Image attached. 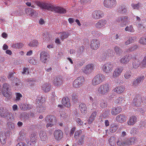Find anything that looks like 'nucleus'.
I'll return each mask as SVG.
<instances>
[{
    "label": "nucleus",
    "instance_id": "a19ab883",
    "mask_svg": "<svg viewBox=\"0 0 146 146\" xmlns=\"http://www.w3.org/2000/svg\"><path fill=\"white\" fill-rule=\"evenodd\" d=\"M68 115L64 111L61 112L60 113V117L61 119H64L67 117Z\"/></svg>",
    "mask_w": 146,
    "mask_h": 146
},
{
    "label": "nucleus",
    "instance_id": "0e129e2a",
    "mask_svg": "<svg viewBox=\"0 0 146 146\" xmlns=\"http://www.w3.org/2000/svg\"><path fill=\"white\" fill-rule=\"evenodd\" d=\"M30 15L31 16H36V12H35L34 10H32L31 11Z\"/></svg>",
    "mask_w": 146,
    "mask_h": 146
},
{
    "label": "nucleus",
    "instance_id": "9b49d317",
    "mask_svg": "<svg viewBox=\"0 0 146 146\" xmlns=\"http://www.w3.org/2000/svg\"><path fill=\"white\" fill-rule=\"evenodd\" d=\"M100 46V42L99 40L94 39L91 42L90 46L91 48L94 50H96Z\"/></svg>",
    "mask_w": 146,
    "mask_h": 146
},
{
    "label": "nucleus",
    "instance_id": "c9c22d12",
    "mask_svg": "<svg viewBox=\"0 0 146 146\" xmlns=\"http://www.w3.org/2000/svg\"><path fill=\"white\" fill-rule=\"evenodd\" d=\"M38 42L37 40H34L31 41L29 45L30 46H36L38 45Z\"/></svg>",
    "mask_w": 146,
    "mask_h": 146
},
{
    "label": "nucleus",
    "instance_id": "6e6d98bb",
    "mask_svg": "<svg viewBox=\"0 0 146 146\" xmlns=\"http://www.w3.org/2000/svg\"><path fill=\"white\" fill-rule=\"evenodd\" d=\"M58 77L56 78L53 80V83L54 85L55 86H58Z\"/></svg>",
    "mask_w": 146,
    "mask_h": 146
},
{
    "label": "nucleus",
    "instance_id": "72a5a7b5",
    "mask_svg": "<svg viewBox=\"0 0 146 146\" xmlns=\"http://www.w3.org/2000/svg\"><path fill=\"white\" fill-rule=\"evenodd\" d=\"M32 108V106L30 104H23L21 106V108L23 110H25L27 109H29Z\"/></svg>",
    "mask_w": 146,
    "mask_h": 146
},
{
    "label": "nucleus",
    "instance_id": "473e14b6",
    "mask_svg": "<svg viewBox=\"0 0 146 146\" xmlns=\"http://www.w3.org/2000/svg\"><path fill=\"white\" fill-rule=\"evenodd\" d=\"M69 35L70 34L69 33L63 32L61 33L60 38L61 40H63L64 39L67 38Z\"/></svg>",
    "mask_w": 146,
    "mask_h": 146
},
{
    "label": "nucleus",
    "instance_id": "1a4fd4ad",
    "mask_svg": "<svg viewBox=\"0 0 146 146\" xmlns=\"http://www.w3.org/2000/svg\"><path fill=\"white\" fill-rule=\"evenodd\" d=\"M123 70V68L121 67H118L115 68L113 73V77L114 78L118 77L121 75Z\"/></svg>",
    "mask_w": 146,
    "mask_h": 146
},
{
    "label": "nucleus",
    "instance_id": "423d86ee",
    "mask_svg": "<svg viewBox=\"0 0 146 146\" xmlns=\"http://www.w3.org/2000/svg\"><path fill=\"white\" fill-rule=\"evenodd\" d=\"M84 81V78L82 76L78 77L73 83V86L75 88H80L82 85Z\"/></svg>",
    "mask_w": 146,
    "mask_h": 146
},
{
    "label": "nucleus",
    "instance_id": "f257e3e1",
    "mask_svg": "<svg viewBox=\"0 0 146 146\" xmlns=\"http://www.w3.org/2000/svg\"><path fill=\"white\" fill-rule=\"evenodd\" d=\"M37 5L42 8L48 10L60 13H66L65 9L62 7H55L52 5L40 2H37Z\"/></svg>",
    "mask_w": 146,
    "mask_h": 146
},
{
    "label": "nucleus",
    "instance_id": "4468645a",
    "mask_svg": "<svg viewBox=\"0 0 146 146\" xmlns=\"http://www.w3.org/2000/svg\"><path fill=\"white\" fill-rule=\"evenodd\" d=\"M54 136L55 139L57 140L61 139L63 137L62 131L60 130H55L54 133Z\"/></svg>",
    "mask_w": 146,
    "mask_h": 146
},
{
    "label": "nucleus",
    "instance_id": "7ed1b4c3",
    "mask_svg": "<svg viewBox=\"0 0 146 146\" xmlns=\"http://www.w3.org/2000/svg\"><path fill=\"white\" fill-rule=\"evenodd\" d=\"M105 78L104 76L102 74H97L93 79L92 84L93 86H96L103 82Z\"/></svg>",
    "mask_w": 146,
    "mask_h": 146
},
{
    "label": "nucleus",
    "instance_id": "dca6fc26",
    "mask_svg": "<svg viewBox=\"0 0 146 146\" xmlns=\"http://www.w3.org/2000/svg\"><path fill=\"white\" fill-rule=\"evenodd\" d=\"M137 117L133 115L129 118L127 123L129 125H133L136 122L137 120Z\"/></svg>",
    "mask_w": 146,
    "mask_h": 146
},
{
    "label": "nucleus",
    "instance_id": "bf43d9fd",
    "mask_svg": "<svg viewBox=\"0 0 146 146\" xmlns=\"http://www.w3.org/2000/svg\"><path fill=\"white\" fill-rule=\"evenodd\" d=\"M137 27L140 29H143L145 28V27L141 23H139L137 25Z\"/></svg>",
    "mask_w": 146,
    "mask_h": 146
},
{
    "label": "nucleus",
    "instance_id": "e2e57ef3",
    "mask_svg": "<svg viewBox=\"0 0 146 146\" xmlns=\"http://www.w3.org/2000/svg\"><path fill=\"white\" fill-rule=\"evenodd\" d=\"M115 53L113 51L110 50L108 53V55L110 56H114Z\"/></svg>",
    "mask_w": 146,
    "mask_h": 146
},
{
    "label": "nucleus",
    "instance_id": "37998d69",
    "mask_svg": "<svg viewBox=\"0 0 146 146\" xmlns=\"http://www.w3.org/2000/svg\"><path fill=\"white\" fill-rule=\"evenodd\" d=\"M16 100L17 101H19L23 97L22 95L19 93H16Z\"/></svg>",
    "mask_w": 146,
    "mask_h": 146
},
{
    "label": "nucleus",
    "instance_id": "338daca9",
    "mask_svg": "<svg viewBox=\"0 0 146 146\" xmlns=\"http://www.w3.org/2000/svg\"><path fill=\"white\" fill-rule=\"evenodd\" d=\"M17 146H26V144L25 143L21 142L17 143Z\"/></svg>",
    "mask_w": 146,
    "mask_h": 146
},
{
    "label": "nucleus",
    "instance_id": "cd10ccee",
    "mask_svg": "<svg viewBox=\"0 0 146 146\" xmlns=\"http://www.w3.org/2000/svg\"><path fill=\"white\" fill-rule=\"evenodd\" d=\"M114 50L117 55L120 56L123 52L122 49L117 46H115L114 48Z\"/></svg>",
    "mask_w": 146,
    "mask_h": 146
},
{
    "label": "nucleus",
    "instance_id": "9d476101",
    "mask_svg": "<svg viewBox=\"0 0 146 146\" xmlns=\"http://www.w3.org/2000/svg\"><path fill=\"white\" fill-rule=\"evenodd\" d=\"M103 13L99 11H95L92 13V17L95 19H98L103 17Z\"/></svg>",
    "mask_w": 146,
    "mask_h": 146
},
{
    "label": "nucleus",
    "instance_id": "e433bc0d",
    "mask_svg": "<svg viewBox=\"0 0 146 146\" xmlns=\"http://www.w3.org/2000/svg\"><path fill=\"white\" fill-rule=\"evenodd\" d=\"M132 75L131 72L128 70L125 72L124 74V78L126 79H129L130 78Z\"/></svg>",
    "mask_w": 146,
    "mask_h": 146
},
{
    "label": "nucleus",
    "instance_id": "a878e982",
    "mask_svg": "<svg viewBox=\"0 0 146 146\" xmlns=\"http://www.w3.org/2000/svg\"><path fill=\"white\" fill-rule=\"evenodd\" d=\"M125 90V88L123 86H119L115 88L113 90L114 92L118 94H121Z\"/></svg>",
    "mask_w": 146,
    "mask_h": 146
},
{
    "label": "nucleus",
    "instance_id": "bb28decb",
    "mask_svg": "<svg viewBox=\"0 0 146 146\" xmlns=\"http://www.w3.org/2000/svg\"><path fill=\"white\" fill-rule=\"evenodd\" d=\"M125 17H123V18L120 17L118 18L116 21L117 22H120L121 24V25L122 27H123L126 24V19Z\"/></svg>",
    "mask_w": 146,
    "mask_h": 146
},
{
    "label": "nucleus",
    "instance_id": "c03bdc74",
    "mask_svg": "<svg viewBox=\"0 0 146 146\" xmlns=\"http://www.w3.org/2000/svg\"><path fill=\"white\" fill-rule=\"evenodd\" d=\"M139 42L142 44H146V37H141L139 40Z\"/></svg>",
    "mask_w": 146,
    "mask_h": 146
},
{
    "label": "nucleus",
    "instance_id": "2eb2a0df",
    "mask_svg": "<svg viewBox=\"0 0 146 146\" xmlns=\"http://www.w3.org/2000/svg\"><path fill=\"white\" fill-rule=\"evenodd\" d=\"M145 78V76L142 75L138 78L133 82V85L134 86L140 85Z\"/></svg>",
    "mask_w": 146,
    "mask_h": 146
},
{
    "label": "nucleus",
    "instance_id": "ddd939ff",
    "mask_svg": "<svg viewBox=\"0 0 146 146\" xmlns=\"http://www.w3.org/2000/svg\"><path fill=\"white\" fill-rule=\"evenodd\" d=\"M49 57L48 54L45 52L42 51L40 53V59L42 62L44 63L46 62V61Z\"/></svg>",
    "mask_w": 146,
    "mask_h": 146
},
{
    "label": "nucleus",
    "instance_id": "c85d7f7f",
    "mask_svg": "<svg viewBox=\"0 0 146 146\" xmlns=\"http://www.w3.org/2000/svg\"><path fill=\"white\" fill-rule=\"evenodd\" d=\"M96 115V112L94 111L92 113L88 120V122L89 124H91L94 120Z\"/></svg>",
    "mask_w": 146,
    "mask_h": 146
},
{
    "label": "nucleus",
    "instance_id": "f03ea898",
    "mask_svg": "<svg viewBox=\"0 0 146 146\" xmlns=\"http://www.w3.org/2000/svg\"><path fill=\"white\" fill-rule=\"evenodd\" d=\"M110 90V86L108 83L100 85L98 88L97 92L101 95L107 94Z\"/></svg>",
    "mask_w": 146,
    "mask_h": 146
},
{
    "label": "nucleus",
    "instance_id": "13d9d810",
    "mask_svg": "<svg viewBox=\"0 0 146 146\" xmlns=\"http://www.w3.org/2000/svg\"><path fill=\"white\" fill-rule=\"evenodd\" d=\"M143 66L145 67L146 66V56L144 58L141 62Z\"/></svg>",
    "mask_w": 146,
    "mask_h": 146
},
{
    "label": "nucleus",
    "instance_id": "79ce46f5",
    "mask_svg": "<svg viewBox=\"0 0 146 146\" xmlns=\"http://www.w3.org/2000/svg\"><path fill=\"white\" fill-rule=\"evenodd\" d=\"M133 104L137 107L140 106L141 105V102L140 101L138 100L134 99L133 101Z\"/></svg>",
    "mask_w": 146,
    "mask_h": 146
},
{
    "label": "nucleus",
    "instance_id": "de8ad7c7",
    "mask_svg": "<svg viewBox=\"0 0 146 146\" xmlns=\"http://www.w3.org/2000/svg\"><path fill=\"white\" fill-rule=\"evenodd\" d=\"M141 5L140 4L138 3L137 4H131V6L134 9H139Z\"/></svg>",
    "mask_w": 146,
    "mask_h": 146
},
{
    "label": "nucleus",
    "instance_id": "ea45409f",
    "mask_svg": "<svg viewBox=\"0 0 146 146\" xmlns=\"http://www.w3.org/2000/svg\"><path fill=\"white\" fill-rule=\"evenodd\" d=\"M138 48V46L137 45H135L132 46L130 48H129L127 50V52H130L136 49H137Z\"/></svg>",
    "mask_w": 146,
    "mask_h": 146
},
{
    "label": "nucleus",
    "instance_id": "4d7b16f0",
    "mask_svg": "<svg viewBox=\"0 0 146 146\" xmlns=\"http://www.w3.org/2000/svg\"><path fill=\"white\" fill-rule=\"evenodd\" d=\"M100 106L102 108H104L106 107L107 106V104L105 102L103 101H101V102L100 103Z\"/></svg>",
    "mask_w": 146,
    "mask_h": 146
},
{
    "label": "nucleus",
    "instance_id": "09e8293b",
    "mask_svg": "<svg viewBox=\"0 0 146 146\" xmlns=\"http://www.w3.org/2000/svg\"><path fill=\"white\" fill-rule=\"evenodd\" d=\"M118 11L122 13H124L126 12V9L124 7H119Z\"/></svg>",
    "mask_w": 146,
    "mask_h": 146
},
{
    "label": "nucleus",
    "instance_id": "0eeeda50",
    "mask_svg": "<svg viewBox=\"0 0 146 146\" xmlns=\"http://www.w3.org/2000/svg\"><path fill=\"white\" fill-rule=\"evenodd\" d=\"M104 4L106 7L111 9L115 6L117 2L116 0H104Z\"/></svg>",
    "mask_w": 146,
    "mask_h": 146
},
{
    "label": "nucleus",
    "instance_id": "a211bd4d",
    "mask_svg": "<svg viewBox=\"0 0 146 146\" xmlns=\"http://www.w3.org/2000/svg\"><path fill=\"white\" fill-rule=\"evenodd\" d=\"M127 117L125 115L120 114L117 115L116 117V121L120 123H123L126 121Z\"/></svg>",
    "mask_w": 146,
    "mask_h": 146
},
{
    "label": "nucleus",
    "instance_id": "3c124183",
    "mask_svg": "<svg viewBox=\"0 0 146 146\" xmlns=\"http://www.w3.org/2000/svg\"><path fill=\"white\" fill-rule=\"evenodd\" d=\"M58 86L61 85L64 82L63 78L61 77H58Z\"/></svg>",
    "mask_w": 146,
    "mask_h": 146
},
{
    "label": "nucleus",
    "instance_id": "680f3d73",
    "mask_svg": "<svg viewBox=\"0 0 146 146\" xmlns=\"http://www.w3.org/2000/svg\"><path fill=\"white\" fill-rule=\"evenodd\" d=\"M13 72H10L9 73L8 75L7 76L8 79H10V80H12V77L13 76Z\"/></svg>",
    "mask_w": 146,
    "mask_h": 146
},
{
    "label": "nucleus",
    "instance_id": "864d4df0",
    "mask_svg": "<svg viewBox=\"0 0 146 146\" xmlns=\"http://www.w3.org/2000/svg\"><path fill=\"white\" fill-rule=\"evenodd\" d=\"M80 3L82 4H85L87 3H90L92 0H80Z\"/></svg>",
    "mask_w": 146,
    "mask_h": 146
},
{
    "label": "nucleus",
    "instance_id": "774afa93",
    "mask_svg": "<svg viewBox=\"0 0 146 146\" xmlns=\"http://www.w3.org/2000/svg\"><path fill=\"white\" fill-rule=\"evenodd\" d=\"M68 21L69 23L71 24L73 23L74 22V20L72 18H69Z\"/></svg>",
    "mask_w": 146,
    "mask_h": 146
},
{
    "label": "nucleus",
    "instance_id": "39448f33",
    "mask_svg": "<svg viewBox=\"0 0 146 146\" xmlns=\"http://www.w3.org/2000/svg\"><path fill=\"white\" fill-rule=\"evenodd\" d=\"M103 72L106 73L111 72L113 69V65L110 63H107L102 64L101 66Z\"/></svg>",
    "mask_w": 146,
    "mask_h": 146
},
{
    "label": "nucleus",
    "instance_id": "7c9ffc66",
    "mask_svg": "<svg viewBox=\"0 0 146 146\" xmlns=\"http://www.w3.org/2000/svg\"><path fill=\"white\" fill-rule=\"evenodd\" d=\"M132 64L133 67L135 68H137L139 67L140 64V62L139 60L135 59Z\"/></svg>",
    "mask_w": 146,
    "mask_h": 146
},
{
    "label": "nucleus",
    "instance_id": "20e7f679",
    "mask_svg": "<svg viewBox=\"0 0 146 146\" xmlns=\"http://www.w3.org/2000/svg\"><path fill=\"white\" fill-rule=\"evenodd\" d=\"M45 121L46 123V127L48 128L49 127H52L56 123V119L54 116H47L45 118Z\"/></svg>",
    "mask_w": 146,
    "mask_h": 146
},
{
    "label": "nucleus",
    "instance_id": "49530a36",
    "mask_svg": "<svg viewBox=\"0 0 146 146\" xmlns=\"http://www.w3.org/2000/svg\"><path fill=\"white\" fill-rule=\"evenodd\" d=\"M133 42V38L129 37L128 40L125 42V45H129Z\"/></svg>",
    "mask_w": 146,
    "mask_h": 146
},
{
    "label": "nucleus",
    "instance_id": "aec40b11",
    "mask_svg": "<svg viewBox=\"0 0 146 146\" xmlns=\"http://www.w3.org/2000/svg\"><path fill=\"white\" fill-rule=\"evenodd\" d=\"M40 137L42 141H45L48 139L46 133L45 131H41L39 134Z\"/></svg>",
    "mask_w": 146,
    "mask_h": 146
},
{
    "label": "nucleus",
    "instance_id": "052dcab7",
    "mask_svg": "<svg viewBox=\"0 0 146 146\" xmlns=\"http://www.w3.org/2000/svg\"><path fill=\"white\" fill-rule=\"evenodd\" d=\"M76 121L80 125H83V123L82 121L79 118H78L76 119Z\"/></svg>",
    "mask_w": 146,
    "mask_h": 146
},
{
    "label": "nucleus",
    "instance_id": "c756f323",
    "mask_svg": "<svg viewBox=\"0 0 146 146\" xmlns=\"http://www.w3.org/2000/svg\"><path fill=\"white\" fill-rule=\"evenodd\" d=\"M118 127L117 125L115 124H113L110 126V130L111 132H114L117 129Z\"/></svg>",
    "mask_w": 146,
    "mask_h": 146
},
{
    "label": "nucleus",
    "instance_id": "5fc2aeb1",
    "mask_svg": "<svg viewBox=\"0 0 146 146\" xmlns=\"http://www.w3.org/2000/svg\"><path fill=\"white\" fill-rule=\"evenodd\" d=\"M124 99L123 97H120L116 100V103H121Z\"/></svg>",
    "mask_w": 146,
    "mask_h": 146
},
{
    "label": "nucleus",
    "instance_id": "6ab92c4d",
    "mask_svg": "<svg viewBox=\"0 0 146 146\" xmlns=\"http://www.w3.org/2000/svg\"><path fill=\"white\" fill-rule=\"evenodd\" d=\"M51 89V85L50 84L45 83L41 86V89L45 92H49Z\"/></svg>",
    "mask_w": 146,
    "mask_h": 146
},
{
    "label": "nucleus",
    "instance_id": "69168bd1",
    "mask_svg": "<svg viewBox=\"0 0 146 146\" xmlns=\"http://www.w3.org/2000/svg\"><path fill=\"white\" fill-rule=\"evenodd\" d=\"M84 138V136L83 135L80 138V139H79V141H78V143L79 144H81L83 142V139Z\"/></svg>",
    "mask_w": 146,
    "mask_h": 146
},
{
    "label": "nucleus",
    "instance_id": "5701e85b",
    "mask_svg": "<svg viewBox=\"0 0 146 146\" xmlns=\"http://www.w3.org/2000/svg\"><path fill=\"white\" fill-rule=\"evenodd\" d=\"M62 104L65 106L68 107L70 106V100L67 97L64 98H63L62 101Z\"/></svg>",
    "mask_w": 146,
    "mask_h": 146
},
{
    "label": "nucleus",
    "instance_id": "f3484780",
    "mask_svg": "<svg viewBox=\"0 0 146 146\" xmlns=\"http://www.w3.org/2000/svg\"><path fill=\"white\" fill-rule=\"evenodd\" d=\"M10 114L7 111L0 109V116L3 117H7V119L10 118Z\"/></svg>",
    "mask_w": 146,
    "mask_h": 146
},
{
    "label": "nucleus",
    "instance_id": "393cba45",
    "mask_svg": "<svg viewBox=\"0 0 146 146\" xmlns=\"http://www.w3.org/2000/svg\"><path fill=\"white\" fill-rule=\"evenodd\" d=\"M79 109L82 113H86L87 110L86 105L84 104H81L79 106Z\"/></svg>",
    "mask_w": 146,
    "mask_h": 146
},
{
    "label": "nucleus",
    "instance_id": "6e6552de",
    "mask_svg": "<svg viewBox=\"0 0 146 146\" xmlns=\"http://www.w3.org/2000/svg\"><path fill=\"white\" fill-rule=\"evenodd\" d=\"M94 65L92 64H88L84 67L82 69V71L83 72L87 74L91 72L93 70Z\"/></svg>",
    "mask_w": 146,
    "mask_h": 146
},
{
    "label": "nucleus",
    "instance_id": "58836bf2",
    "mask_svg": "<svg viewBox=\"0 0 146 146\" xmlns=\"http://www.w3.org/2000/svg\"><path fill=\"white\" fill-rule=\"evenodd\" d=\"M125 30L129 32H133L134 31L133 27L132 25L127 26L125 29Z\"/></svg>",
    "mask_w": 146,
    "mask_h": 146
},
{
    "label": "nucleus",
    "instance_id": "a18cd8bd",
    "mask_svg": "<svg viewBox=\"0 0 146 146\" xmlns=\"http://www.w3.org/2000/svg\"><path fill=\"white\" fill-rule=\"evenodd\" d=\"M82 131L81 130H77L75 133L74 137L75 138L77 139L78 138L79 135L81 134Z\"/></svg>",
    "mask_w": 146,
    "mask_h": 146
},
{
    "label": "nucleus",
    "instance_id": "2f4dec72",
    "mask_svg": "<svg viewBox=\"0 0 146 146\" xmlns=\"http://www.w3.org/2000/svg\"><path fill=\"white\" fill-rule=\"evenodd\" d=\"M23 44L21 43H16L13 44L11 46V47L15 49H19L22 48Z\"/></svg>",
    "mask_w": 146,
    "mask_h": 146
},
{
    "label": "nucleus",
    "instance_id": "4c0bfd02",
    "mask_svg": "<svg viewBox=\"0 0 146 146\" xmlns=\"http://www.w3.org/2000/svg\"><path fill=\"white\" fill-rule=\"evenodd\" d=\"M13 81V83L15 84V86H16L17 88L20 87L19 86L20 85L21 83L18 79L14 78Z\"/></svg>",
    "mask_w": 146,
    "mask_h": 146
},
{
    "label": "nucleus",
    "instance_id": "603ef678",
    "mask_svg": "<svg viewBox=\"0 0 146 146\" xmlns=\"http://www.w3.org/2000/svg\"><path fill=\"white\" fill-rule=\"evenodd\" d=\"M36 135L34 134H32L31 136V140L33 142H35L36 141Z\"/></svg>",
    "mask_w": 146,
    "mask_h": 146
},
{
    "label": "nucleus",
    "instance_id": "412c9836",
    "mask_svg": "<svg viewBox=\"0 0 146 146\" xmlns=\"http://www.w3.org/2000/svg\"><path fill=\"white\" fill-rule=\"evenodd\" d=\"M121 108L119 107L113 108L111 110V113L113 115H116L121 111Z\"/></svg>",
    "mask_w": 146,
    "mask_h": 146
},
{
    "label": "nucleus",
    "instance_id": "8fccbe9b",
    "mask_svg": "<svg viewBox=\"0 0 146 146\" xmlns=\"http://www.w3.org/2000/svg\"><path fill=\"white\" fill-rule=\"evenodd\" d=\"M134 140V139L133 138H131L129 139H128L127 140L128 145H132V143H133Z\"/></svg>",
    "mask_w": 146,
    "mask_h": 146
},
{
    "label": "nucleus",
    "instance_id": "f704fd0d",
    "mask_svg": "<svg viewBox=\"0 0 146 146\" xmlns=\"http://www.w3.org/2000/svg\"><path fill=\"white\" fill-rule=\"evenodd\" d=\"M108 141L110 145L112 146H114L115 143V137H110Z\"/></svg>",
    "mask_w": 146,
    "mask_h": 146
},
{
    "label": "nucleus",
    "instance_id": "b1692460",
    "mask_svg": "<svg viewBox=\"0 0 146 146\" xmlns=\"http://www.w3.org/2000/svg\"><path fill=\"white\" fill-rule=\"evenodd\" d=\"M6 137L5 133H0V140L2 144H4L6 143Z\"/></svg>",
    "mask_w": 146,
    "mask_h": 146
},
{
    "label": "nucleus",
    "instance_id": "4be33fe9",
    "mask_svg": "<svg viewBox=\"0 0 146 146\" xmlns=\"http://www.w3.org/2000/svg\"><path fill=\"white\" fill-rule=\"evenodd\" d=\"M130 59V56L128 55H125L121 59L120 62L121 63L126 64L128 62Z\"/></svg>",
    "mask_w": 146,
    "mask_h": 146
},
{
    "label": "nucleus",
    "instance_id": "f8f14e48",
    "mask_svg": "<svg viewBox=\"0 0 146 146\" xmlns=\"http://www.w3.org/2000/svg\"><path fill=\"white\" fill-rule=\"evenodd\" d=\"M107 23V21L104 19L99 20L98 22L95 24V27L97 29H101L104 28L105 25Z\"/></svg>",
    "mask_w": 146,
    "mask_h": 146
}]
</instances>
